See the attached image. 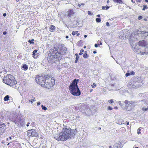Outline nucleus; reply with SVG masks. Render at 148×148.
<instances>
[{"label": "nucleus", "instance_id": "obj_1", "mask_svg": "<svg viewBox=\"0 0 148 148\" xmlns=\"http://www.w3.org/2000/svg\"><path fill=\"white\" fill-rule=\"evenodd\" d=\"M138 38V36L137 34H135L134 33H132L130 37V44L132 47V49L135 52L137 53L140 54L141 55H143L146 53L145 52L143 51L142 50L143 48L141 47H140L137 44L135 45L134 44H133L134 41Z\"/></svg>", "mask_w": 148, "mask_h": 148}, {"label": "nucleus", "instance_id": "obj_2", "mask_svg": "<svg viewBox=\"0 0 148 148\" xmlns=\"http://www.w3.org/2000/svg\"><path fill=\"white\" fill-rule=\"evenodd\" d=\"M58 47L51 48L48 54L47 60L48 62L52 64L53 63H56L58 62Z\"/></svg>", "mask_w": 148, "mask_h": 148}, {"label": "nucleus", "instance_id": "obj_3", "mask_svg": "<svg viewBox=\"0 0 148 148\" xmlns=\"http://www.w3.org/2000/svg\"><path fill=\"white\" fill-rule=\"evenodd\" d=\"M79 81L78 79H74L72 84L70 86V92L73 95L79 96L80 95V91L77 85Z\"/></svg>", "mask_w": 148, "mask_h": 148}, {"label": "nucleus", "instance_id": "obj_4", "mask_svg": "<svg viewBox=\"0 0 148 148\" xmlns=\"http://www.w3.org/2000/svg\"><path fill=\"white\" fill-rule=\"evenodd\" d=\"M79 81L78 79H74L72 84L70 86V92L73 95L79 96L80 95V91L77 85Z\"/></svg>", "mask_w": 148, "mask_h": 148}, {"label": "nucleus", "instance_id": "obj_5", "mask_svg": "<svg viewBox=\"0 0 148 148\" xmlns=\"http://www.w3.org/2000/svg\"><path fill=\"white\" fill-rule=\"evenodd\" d=\"M72 130L71 129L63 128L62 132L60 133V140L64 141L69 138L71 134Z\"/></svg>", "mask_w": 148, "mask_h": 148}, {"label": "nucleus", "instance_id": "obj_6", "mask_svg": "<svg viewBox=\"0 0 148 148\" xmlns=\"http://www.w3.org/2000/svg\"><path fill=\"white\" fill-rule=\"evenodd\" d=\"M3 80L5 83L13 87H15V85L16 84V82L14 80V77L11 75H8L5 76Z\"/></svg>", "mask_w": 148, "mask_h": 148}, {"label": "nucleus", "instance_id": "obj_7", "mask_svg": "<svg viewBox=\"0 0 148 148\" xmlns=\"http://www.w3.org/2000/svg\"><path fill=\"white\" fill-rule=\"evenodd\" d=\"M45 87L50 88H51L55 84V80L53 77H51L48 75L45 76Z\"/></svg>", "mask_w": 148, "mask_h": 148}, {"label": "nucleus", "instance_id": "obj_8", "mask_svg": "<svg viewBox=\"0 0 148 148\" xmlns=\"http://www.w3.org/2000/svg\"><path fill=\"white\" fill-rule=\"evenodd\" d=\"M45 75L36 77V80L37 83L43 87H45Z\"/></svg>", "mask_w": 148, "mask_h": 148}, {"label": "nucleus", "instance_id": "obj_9", "mask_svg": "<svg viewBox=\"0 0 148 148\" xmlns=\"http://www.w3.org/2000/svg\"><path fill=\"white\" fill-rule=\"evenodd\" d=\"M58 53L57 56H58V62H59L61 59V56L64 54L66 52V48L64 47L61 46L60 47L58 48Z\"/></svg>", "mask_w": 148, "mask_h": 148}, {"label": "nucleus", "instance_id": "obj_10", "mask_svg": "<svg viewBox=\"0 0 148 148\" xmlns=\"http://www.w3.org/2000/svg\"><path fill=\"white\" fill-rule=\"evenodd\" d=\"M17 116L16 113L11 112L10 114L8 113H6L5 115V119H3L6 120H9L13 121V118H15V117Z\"/></svg>", "mask_w": 148, "mask_h": 148}, {"label": "nucleus", "instance_id": "obj_11", "mask_svg": "<svg viewBox=\"0 0 148 148\" xmlns=\"http://www.w3.org/2000/svg\"><path fill=\"white\" fill-rule=\"evenodd\" d=\"M6 126L5 123L0 122V134L3 133L5 130Z\"/></svg>", "mask_w": 148, "mask_h": 148}, {"label": "nucleus", "instance_id": "obj_12", "mask_svg": "<svg viewBox=\"0 0 148 148\" xmlns=\"http://www.w3.org/2000/svg\"><path fill=\"white\" fill-rule=\"evenodd\" d=\"M31 133V135L32 136L37 137L38 136V134L34 130H31L28 131V133Z\"/></svg>", "mask_w": 148, "mask_h": 148}, {"label": "nucleus", "instance_id": "obj_13", "mask_svg": "<svg viewBox=\"0 0 148 148\" xmlns=\"http://www.w3.org/2000/svg\"><path fill=\"white\" fill-rule=\"evenodd\" d=\"M21 116V115H19L18 117H17L16 119H14L13 120V121L15 123H20L22 120Z\"/></svg>", "mask_w": 148, "mask_h": 148}, {"label": "nucleus", "instance_id": "obj_14", "mask_svg": "<svg viewBox=\"0 0 148 148\" xmlns=\"http://www.w3.org/2000/svg\"><path fill=\"white\" fill-rule=\"evenodd\" d=\"M67 15L68 16L72 17H73L74 15V12L73 10H69L67 12Z\"/></svg>", "mask_w": 148, "mask_h": 148}, {"label": "nucleus", "instance_id": "obj_15", "mask_svg": "<svg viewBox=\"0 0 148 148\" xmlns=\"http://www.w3.org/2000/svg\"><path fill=\"white\" fill-rule=\"evenodd\" d=\"M137 44L139 45L140 47L144 48V47L145 45V41L144 40L140 41Z\"/></svg>", "mask_w": 148, "mask_h": 148}, {"label": "nucleus", "instance_id": "obj_16", "mask_svg": "<svg viewBox=\"0 0 148 148\" xmlns=\"http://www.w3.org/2000/svg\"><path fill=\"white\" fill-rule=\"evenodd\" d=\"M22 68L24 71H26L28 68V66L26 64H23Z\"/></svg>", "mask_w": 148, "mask_h": 148}, {"label": "nucleus", "instance_id": "obj_17", "mask_svg": "<svg viewBox=\"0 0 148 148\" xmlns=\"http://www.w3.org/2000/svg\"><path fill=\"white\" fill-rule=\"evenodd\" d=\"M49 30L51 32H53L55 30V27L53 25L50 26Z\"/></svg>", "mask_w": 148, "mask_h": 148}, {"label": "nucleus", "instance_id": "obj_18", "mask_svg": "<svg viewBox=\"0 0 148 148\" xmlns=\"http://www.w3.org/2000/svg\"><path fill=\"white\" fill-rule=\"evenodd\" d=\"M141 32L140 34L143 35V36H145V37L148 36V32H144V31H141Z\"/></svg>", "mask_w": 148, "mask_h": 148}, {"label": "nucleus", "instance_id": "obj_19", "mask_svg": "<svg viewBox=\"0 0 148 148\" xmlns=\"http://www.w3.org/2000/svg\"><path fill=\"white\" fill-rule=\"evenodd\" d=\"M38 50H37L35 49L32 52V55L34 58H35V56L36 55V53L37 52Z\"/></svg>", "mask_w": 148, "mask_h": 148}, {"label": "nucleus", "instance_id": "obj_20", "mask_svg": "<svg viewBox=\"0 0 148 148\" xmlns=\"http://www.w3.org/2000/svg\"><path fill=\"white\" fill-rule=\"evenodd\" d=\"M113 1L114 2L117 3L121 4L123 3V2L121 0H113Z\"/></svg>", "mask_w": 148, "mask_h": 148}, {"label": "nucleus", "instance_id": "obj_21", "mask_svg": "<svg viewBox=\"0 0 148 148\" xmlns=\"http://www.w3.org/2000/svg\"><path fill=\"white\" fill-rule=\"evenodd\" d=\"M60 133L59 134V136H54V138H55L57 140H60Z\"/></svg>", "mask_w": 148, "mask_h": 148}, {"label": "nucleus", "instance_id": "obj_22", "mask_svg": "<svg viewBox=\"0 0 148 148\" xmlns=\"http://www.w3.org/2000/svg\"><path fill=\"white\" fill-rule=\"evenodd\" d=\"M110 7L108 6H102V8L103 10H107Z\"/></svg>", "mask_w": 148, "mask_h": 148}, {"label": "nucleus", "instance_id": "obj_23", "mask_svg": "<svg viewBox=\"0 0 148 148\" xmlns=\"http://www.w3.org/2000/svg\"><path fill=\"white\" fill-rule=\"evenodd\" d=\"M9 96L8 95H6L4 98V100L5 101H6L9 100Z\"/></svg>", "mask_w": 148, "mask_h": 148}, {"label": "nucleus", "instance_id": "obj_24", "mask_svg": "<svg viewBox=\"0 0 148 148\" xmlns=\"http://www.w3.org/2000/svg\"><path fill=\"white\" fill-rule=\"evenodd\" d=\"M34 39H32L31 40H28V42L30 43V44H34Z\"/></svg>", "mask_w": 148, "mask_h": 148}, {"label": "nucleus", "instance_id": "obj_25", "mask_svg": "<svg viewBox=\"0 0 148 148\" xmlns=\"http://www.w3.org/2000/svg\"><path fill=\"white\" fill-rule=\"evenodd\" d=\"M88 57V56L86 53H85L83 55V57L85 58H87Z\"/></svg>", "mask_w": 148, "mask_h": 148}, {"label": "nucleus", "instance_id": "obj_26", "mask_svg": "<svg viewBox=\"0 0 148 148\" xmlns=\"http://www.w3.org/2000/svg\"><path fill=\"white\" fill-rule=\"evenodd\" d=\"M115 146L114 147V148H122L120 146H118L117 144H115Z\"/></svg>", "mask_w": 148, "mask_h": 148}, {"label": "nucleus", "instance_id": "obj_27", "mask_svg": "<svg viewBox=\"0 0 148 148\" xmlns=\"http://www.w3.org/2000/svg\"><path fill=\"white\" fill-rule=\"evenodd\" d=\"M148 8V7L146 5H143V9L142 10H145L146 9H147Z\"/></svg>", "mask_w": 148, "mask_h": 148}, {"label": "nucleus", "instance_id": "obj_28", "mask_svg": "<svg viewBox=\"0 0 148 148\" xmlns=\"http://www.w3.org/2000/svg\"><path fill=\"white\" fill-rule=\"evenodd\" d=\"M41 107L42 109L45 110H46L47 109V108L46 107L44 106L43 105H42Z\"/></svg>", "mask_w": 148, "mask_h": 148}, {"label": "nucleus", "instance_id": "obj_29", "mask_svg": "<svg viewBox=\"0 0 148 148\" xmlns=\"http://www.w3.org/2000/svg\"><path fill=\"white\" fill-rule=\"evenodd\" d=\"M78 31H76V32H74L73 31L72 33V34L74 36V35L76 34H77V33L78 32Z\"/></svg>", "mask_w": 148, "mask_h": 148}, {"label": "nucleus", "instance_id": "obj_30", "mask_svg": "<svg viewBox=\"0 0 148 148\" xmlns=\"http://www.w3.org/2000/svg\"><path fill=\"white\" fill-rule=\"evenodd\" d=\"M96 22L97 23L100 22L101 21L100 18H96Z\"/></svg>", "mask_w": 148, "mask_h": 148}, {"label": "nucleus", "instance_id": "obj_31", "mask_svg": "<svg viewBox=\"0 0 148 148\" xmlns=\"http://www.w3.org/2000/svg\"><path fill=\"white\" fill-rule=\"evenodd\" d=\"M34 101V99H32L29 100V102H30L31 103H32Z\"/></svg>", "mask_w": 148, "mask_h": 148}, {"label": "nucleus", "instance_id": "obj_32", "mask_svg": "<svg viewBox=\"0 0 148 148\" xmlns=\"http://www.w3.org/2000/svg\"><path fill=\"white\" fill-rule=\"evenodd\" d=\"M133 103V102L132 101H129L127 103H128V105H129L130 104H132Z\"/></svg>", "mask_w": 148, "mask_h": 148}, {"label": "nucleus", "instance_id": "obj_33", "mask_svg": "<svg viewBox=\"0 0 148 148\" xmlns=\"http://www.w3.org/2000/svg\"><path fill=\"white\" fill-rule=\"evenodd\" d=\"M108 102L110 103H112L113 102V99L110 100L108 101Z\"/></svg>", "mask_w": 148, "mask_h": 148}, {"label": "nucleus", "instance_id": "obj_34", "mask_svg": "<svg viewBox=\"0 0 148 148\" xmlns=\"http://www.w3.org/2000/svg\"><path fill=\"white\" fill-rule=\"evenodd\" d=\"M96 86V85L95 83H94L93 85H92V87L93 88H94L95 86Z\"/></svg>", "mask_w": 148, "mask_h": 148}, {"label": "nucleus", "instance_id": "obj_35", "mask_svg": "<svg viewBox=\"0 0 148 148\" xmlns=\"http://www.w3.org/2000/svg\"><path fill=\"white\" fill-rule=\"evenodd\" d=\"M142 110L143 111H146L147 110V108H142Z\"/></svg>", "mask_w": 148, "mask_h": 148}, {"label": "nucleus", "instance_id": "obj_36", "mask_svg": "<svg viewBox=\"0 0 148 148\" xmlns=\"http://www.w3.org/2000/svg\"><path fill=\"white\" fill-rule=\"evenodd\" d=\"M108 110H111L112 109V108L110 106H109L108 108Z\"/></svg>", "mask_w": 148, "mask_h": 148}, {"label": "nucleus", "instance_id": "obj_37", "mask_svg": "<svg viewBox=\"0 0 148 148\" xmlns=\"http://www.w3.org/2000/svg\"><path fill=\"white\" fill-rule=\"evenodd\" d=\"M130 75V73H126V74H125V76H126V77H128V76H129Z\"/></svg>", "mask_w": 148, "mask_h": 148}, {"label": "nucleus", "instance_id": "obj_38", "mask_svg": "<svg viewBox=\"0 0 148 148\" xmlns=\"http://www.w3.org/2000/svg\"><path fill=\"white\" fill-rule=\"evenodd\" d=\"M134 74H135L134 72L133 71H132L130 72V75H134Z\"/></svg>", "mask_w": 148, "mask_h": 148}, {"label": "nucleus", "instance_id": "obj_39", "mask_svg": "<svg viewBox=\"0 0 148 148\" xmlns=\"http://www.w3.org/2000/svg\"><path fill=\"white\" fill-rule=\"evenodd\" d=\"M142 18H143V17L141 16H140L138 17V19L139 20H140V19H142Z\"/></svg>", "mask_w": 148, "mask_h": 148}, {"label": "nucleus", "instance_id": "obj_40", "mask_svg": "<svg viewBox=\"0 0 148 148\" xmlns=\"http://www.w3.org/2000/svg\"><path fill=\"white\" fill-rule=\"evenodd\" d=\"M88 14L89 15H91L92 14V12L90 11H88Z\"/></svg>", "mask_w": 148, "mask_h": 148}, {"label": "nucleus", "instance_id": "obj_41", "mask_svg": "<svg viewBox=\"0 0 148 148\" xmlns=\"http://www.w3.org/2000/svg\"><path fill=\"white\" fill-rule=\"evenodd\" d=\"M123 122H119L118 123H117L118 124H119V125H121V124H124V123H123Z\"/></svg>", "mask_w": 148, "mask_h": 148}, {"label": "nucleus", "instance_id": "obj_42", "mask_svg": "<svg viewBox=\"0 0 148 148\" xmlns=\"http://www.w3.org/2000/svg\"><path fill=\"white\" fill-rule=\"evenodd\" d=\"M19 115V114H18L17 113V116H16V117H15V119H17V117H18V116ZM13 119V120L14 119V118H13L12 119Z\"/></svg>", "mask_w": 148, "mask_h": 148}, {"label": "nucleus", "instance_id": "obj_43", "mask_svg": "<svg viewBox=\"0 0 148 148\" xmlns=\"http://www.w3.org/2000/svg\"><path fill=\"white\" fill-rule=\"evenodd\" d=\"M142 1V0H136V1L137 2H140L141 1Z\"/></svg>", "mask_w": 148, "mask_h": 148}, {"label": "nucleus", "instance_id": "obj_44", "mask_svg": "<svg viewBox=\"0 0 148 148\" xmlns=\"http://www.w3.org/2000/svg\"><path fill=\"white\" fill-rule=\"evenodd\" d=\"M40 102H38L37 103V106H38L40 105Z\"/></svg>", "mask_w": 148, "mask_h": 148}, {"label": "nucleus", "instance_id": "obj_45", "mask_svg": "<svg viewBox=\"0 0 148 148\" xmlns=\"http://www.w3.org/2000/svg\"><path fill=\"white\" fill-rule=\"evenodd\" d=\"M79 56H76V60H78L79 59Z\"/></svg>", "mask_w": 148, "mask_h": 148}, {"label": "nucleus", "instance_id": "obj_46", "mask_svg": "<svg viewBox=\"0 0 148 148\" xmlns=\"http://www.w3.org/2000/svg\"><path fill=\"white\" fill-rule=\"evenodd\" d=\"M128 101L127 100H125V101H124V103H125V104H127L128 103H127L128 102Z\"/></svg>", "mask_w": 148, "mask_h": 148}, {"label": "nucleus", "instance_id": "obj_47", "mask_svg": "<svg viewBox=\"0 0 148 148\" xmlns=\"http://www.w3.org/2000/svg\"><path fill=\"white\" fill-rule=\"evenodd\" d=\"M95 46L96 47H98V45L97 44H96L95 45Z\"/></svg>", "mask_w": 148, "mask_h": 148}, {"label": "nucleus", "instance_id": "obj_48", "mask_svg": "<svg viewBox=\"0 0 148 148\" xmlns=\"http://www.w3.org/2000/svg\"><path fill=\"white\" fill-rule=\"evenodd\" d=\"M80 52L83 53L84 52V50L83 49H81L80 50Z\"/></svg>", "mask_w": 148, "mask_h": 148}, {"label": "nucleus", "instance_id": "obj_49", "mask_svg": "<svg viewBox=\"0 0 148 148\" xmlns=\"http://www.w3.org/2000/svg\"><path fill=\"white\" fill-rule=\"evenodd\" d=\"M119 103L120 106H122V103H121V101H119Z\"/></svg>", "mask_w": 148, "mask_h": 148}, {"label": "nucleus", "instance_id": "obj_50", "mask_svg": "<svg viewBox=\"0 0 148 148\" xmlns=\"http://www.w3.org/2000/svg\"><path fill=\"white\" fill-rule=\"evenodd\" d=\"M7 33V32L6 31H4L3 32V34L4 35H5Z\"/></svg>", "mask_w": 148, "mask_h": 148}, {"label": "nucleus", "instance_id": "obj_51", "mask_svg": "<svg viewBox=\"0 0 148 148\" xmlns=\"http://www.w3.org/2000/svg\"><path fill=\"white\" fill-rule=\"evenodd\" d=\"M106 25L108 26H109V23L108 22H106Z\"/></svg>", "mask_w": 148, "mask_h": 148}, {"label": "nucleus", "instance_id": "obj_52", "mask_svg": "<svg viewBox=\"0 0 148 148\" xmlns=\"http://www.w3.org/2000/svg\"><path fill=\"white\" fill-rule=\"evenodd\" d=\"M3 16H6V14L5 13H4L3 14Z\"/></svg>", "mask_w": 148, "mask_h": 148}, {"label": "nucleus", "instance_id": "obj_53", "mask_svg": "<svg viewBox=\"0 0 148 148\" xmlns=\"http://www.w3.org/2000/svg\"><path fill=\"white\" fill-rule=\"evenodd\" d=\"M83 53H82V52H80V53H79V55H82Z\"/></svg>", "mask_w": 148, "mask_h": 148}, {"label": "nucleus", "instance_id": "obj_54", "mask_svg": "<svg viewBox=\"0 0 148 148\" xmlns=\"http://www.w3.org/2000/svg\"><path fill=\"white\" fill-rule=\"evenodd\" d=\"M29 124H30V123H28L27 124V125H26L27 126V127L29 126Z\"/></svg>", "mask_w": 148, "mask_h": 148}, {"label": "nucleus", "instance_id": "obj_55", "mask_svg": "<svg viewBox=\"0 0 148 148\" xmlns=\"http://www.w3.org/2000/svg\"><path fill=\"white\" fill-rule=\"evenodd\" d=\"M34 122H32L31 123V125H34Z\"/></svg>", "mask_w": 148, "mask_h": 148}, {"label": "nucleus", "instance_id": "obj_56", "mask_svg": "<svg viewBox=\"0 0 148 148\" xmlns=\"http://www.w3.org/2000/svg\"><path fill=\"white\" fill-rule=\"evenodd\" d=\"M75 55L76 56H79L78 54L77 53H76L75 54Z\"/></svg>", "mask_w": 148, "mask_h": 148}, {"label": "nucleus", "instance_id": "obj_57", "mask_svg": "<svg viewBox=\"0 0 148 148\" xmlns=\"http://www.w3.org/2000/svg\"><path fill=\"white\" fill-rule=\"evenodd\" d=\"M78 60H76L75 61V63H77V62Z\"/></svg>", "mask_w": 148, "mask_h": 148}, {"label": "nucleus", "instance_id": "obj_58", "mask_svg": "<svg viewBox=\"0 0 148 148\" xmlns=\"http://www.w3.org/2000/svg\"><path fill=\"white\" fill-rule=\"evenodd\" d=\"M93 53L94 54H95L97 53V52L95 51H93Z\"/></svg>", "mask_w": 148, "mask_h": 148}, {"label": "nucleus", "instance_id": "obj_59", "mask_svg": "<svg viewBox=\"0 0 148 148\" xmlns=\"http://www.w3.org/2000/svg\"><path fill=\"white\" fill-rule=\"evenodd\" d=\"M99 42H100V45H102V42H101V41H99Z\"/></svg>", "mask_w": 148, "mask_h": 148}, {"label": "nucleus", "instance_id": "obj_60", "mask_svg": "<svg viewBox=\"0 0 148 148\" xmlns=\"http://www.w3.org/2000/svg\"><path fill=\"white\" fill-rule=\"evenodd\" d=\"M76 35H77V36H78L79 35V33H77V34H76Z\"/></svg>", "mask_w": 148, "mask_h": 148}, {"label": "nucleus", "instance_id": "obj_61", "mask_svg": "<svg viewBox=\"0 0 148 148\" xmlns=\"http://www.w3.org/2000/svg\"><path fill=\"white\" fill-rule=\"evenodd\" d=\"M97 17H100V15L98 14V15H97Z\"/></svg>", "mask_w": 148, "mask_h": 148}, {"label": "nucleus", "instance_id": "obj_62", "mask_svg": "<svg viewBox=\"0 0 148 148\" xmlns=\"http://www.w3.org/2000/svg\"><path fill=\"white\" fill-rule=\"evenodd\" d=\"M66 38H67H67H69V36H66Z\"/></svg>", "mask_w": 148, "mask_h": 148}, {"label": "nucleus", "instance_id": "obj_63", "mask_svg": "<svg viewBox=\"0 0 148 148\" xmlns=\"http://www.w3.org/2000/svg\"><path fill=\"white\" fill-rule=\"evenodd\" d=\"M129 125V122H128L127 123V125Z\"/></svg>", "mask_w": 148, "mask_h": 148}, {"label": "nucleus", "instance_id": "obj_64", "mask_svg": "<svg viewBox=\"0 0 148 148\" xmlns=\"http://www.w3.org/2000/svg\"><path fill=\"white\" fill-rule=\"evenodd\" d=\"M87 37V36L86 35H85L84 36V37L86 38V37Z\"/></svg>", "mask_w": 148, "mask_h": 148}]
</instances>
